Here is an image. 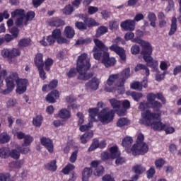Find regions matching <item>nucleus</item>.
Wrapping results in <instances>:
<instances>
[{
  "instance_id": "obj_1",
  "label": "nucleus",
  "mask_w": 181,
  "mask_h": 181,
  "mask_svg": "<svg viewBox=\"0 0 181 181\" xmlns=\"http://www.w3.org/2000/svg\"><path fill=\"white\" fill-rule=\"evenodd\" d=\"M87 53H83L78 57L76 69L72 67L66 73V76L68 78L76 77L77 73H78L77 76L78 80H82L83 81H87V80H90V78L93 77V73H87L91 67L90 61L87 60Z\"/></svg>"
},
{
  "instance_id": "obj_2",
  "label": "nucleus",
  "mask_w": 181,
  "mask_h": 181,
  "mask_svg": "<svg viewBox=\"0 0 181 181\" xmlns=\"http://www.w3.org/2000/svg\"><path fill=\"white\" fill-rule=\"evenodd\" d=\"M94 47L93 48V59L95 60H101L102 63L105 67H111L115 66L117 63V60L114 57H110V52H108L109 48L106 46L103 41L95 38L93 40Z\"/></svg>"
},
{
  "instance_id": "obj_3",
  "label": "nucleus",
  "mask_w": 181,
  "mask_h": 181,
  "mask_svg": "<svg viewBox=\"0 0 181 181\" xmlns=\"http://www.w3.org/2000/svg\"><path fill=\"white\" fill-rule=\"evenodd\" d=\"M139 124L145 125V127H151V129L159 132L164 131L166 128V124L162 122L160 114L151 112L149 110L141 112V118L139 119Z\"/></svg>"
},
{
  "instance_id": "obj_4",
  "label": "nucleus",
  "mask_w": 181,
  "mask_h": 181,
  "mask_svg": "<svg viewBox=\"0 0 181 181\" xmlns=\"http://www.w3.org/2000/svg\"><path fill=\"white\" fill-rule=\"evenodd\" d=\"M147 102H141L139 106V110L145 111V107L151 108L155 112H159L163 105L166 104V98L160 92L156 94L153 93H148L146 96Z\"/></svg>"
},
{
  "instance_id": "obj_5",
  "label": "nucleus",
  "mask_w": 181,
  "mask_h": 181,
  "mask_svg": "<svg viewBox=\"0 0 181 181\" xmlns=\"http://www.w3.org/2000/svg\"><path fill=\"white\" fill-rule=\"evenodd\" d=\"M144 141H145V136H144V134L139 133L137 136L136 143L130 148L133 156H139L148 153L149 146Z\"/></svg>"
},
{
  "instance_id": "obj_6",
  "label": "nucleus",
  "mask_w": 181,
  "mask_h": 181,
  "mask_svg": "<svg viewBox=\"0 0 181 181\" xmlns=\"http://www.w3.org/2000/svg\"><path fill=\"white\" fill-rule=\"evenodd\" d=\"M131 77V68L127 67L122 70L120 74L110 75L108 79L107 80V86H112L114 83L117 81V87H124L125 81Z\"/></svg>"
},
{
  "instance_id": "obj_7",
  "label": "nucleus",
  "mask_w": 181,
  "mask_h": 181,
  "mask_svg": "<svg viewBox=\"0 0 181 181\" xmlns=\"http://www.w3.org/2000/svg\"><path fill=\"white\" fill-rule=\"evenodd\" d=\"M13 84H17L16 93L18 94H23L28 90L29 81L26 78H20L18 72H12L9 76Z\"/></svg>"
},
{
  "instance_id": "obj_8",
  "label": "nucleus",
  "mask_w": 181,
  "mask_h": 181,
  "mask_svg": "<svg viewBox=\"0 0 181 181\" xmlns=\"http://www.w3.org/2000/svg\"><path fill=\"white\" fill-rule=\"evenodd\" d=\"M112 42L115 44H112L108 49H110L111 52H114L116 54H118L122 62H125L127 60L125 49H124L123 47L118 46L119 43H124V39L120 37H117Z\"/></svg>"
},
{
  "instance_id": "obj_9",
  "label": "nucleus",
  "mask_w": 181,
  "mask_h": 181,
  "mask_svg": "<svg viewBox=\"0 0 181 181\" xmlns=\"http://www.w3.org/2000/svg\"><path fill=\"white\" fill-rule=\"evenodd\" d=\"M152 52H153V49L151 47L144 51H141V54L143 55L144 62H146L147 66L152 69L153 71H158L159 63L152 57Z\"/></svg>"
},
{
  "instance_id": "obj_10",
  "label": "nucleus",
  "mask_w": 181,
  "mask_h": 181,
  "mask_svg": "<svg viewBox=\"0 0 181 181\" xmlns=\"http://www.w3.org/2000/svg\"><path fill=\"white\" fill-rule=\"evenodd\" d=\"M114 115H115L114 110L105 107L99 112L98 119L103 124H110L114 119Z\"/></svg>"
},
{
  "instance_id": "obj_11",
  "label": "nucleus",
  "mask_w": 181,
  "mask_h": 181,
  "mask_svg": "<svg viewBox=\"0 0 181 181\" xmlns=\"http://www.w3.org/2000/svg\"><path fill=\"white\" fill-rule=\"evenodd\" d=\"M141 37H144V31L137 30L136 31V37L132 40V42H134V43H138V45H140L141 47V52L151 49V47H152L151 43L141 39Z\"/></svg>"
},
{
  "instance_id": "obj_12",
  "label": "nucleus",
  "mask_w": 181,
  "mask_h": 181,
  "mask_svg": "<svg viewBox=\"0 0 181 181\" xmlns=\"http://www.w3.org/2000/svg\"><path fill=\"white\" fill-rule=\"evenodd\" d=\"M75 16L83 21L84 23L88 28H93V26H98V25H100L98 22L95 21V19L93 18H88L87 14H76Z\"/></svg>"
},
{
  "instance_id": "obj_13",
  "label": "nucleus",
  "mask_w": 181,
  "mask_h": 181,
  "mask_svg": "<svg viewBox=\"0 0 181 181\" xmlns=\"http://www.w3.org/2000/svg\"><path fill=\"white\" fill-rule=\"evenodd\" d=\"M6 84L7 87L6 89H2V86H0V94L3 95L10 94V93L13 91V88H15V84H13L9 76L6 78Z\"/></svg>"
},
{
  "instance_id": "obj_14",
  "label": "nucleus",
  "mask_w": 181,
  "mask_h": 181,
  "mask_svg": "<svg viewBox=\"0 0 181 181\" xmlns=\"http://www.w3.org/2000/svg\"><path fill=\"white\" fill-rule=\"evenodd\" d=\"M40 144L42 146H45L47 151L49 153L54 152V145L53 144V140L47 137H42L40 139Z\"/></svg>"
},
{
  "instance_id": "obj_15",
  "label": "nucleus",
  "mask_w": 181,
  "mask_h": 181,
  "mask_svg": "<svg viewBox=\"0 0 181 181\" xmlns=\"http://www.w3.org/2000/svg\"><path fill=\"white\" fill-rule=\"evenodd\" d=\"M135 21L128 19L122 21L120 24V27L124 30H129V32H133L135 30Z\"/></svg>"
},
{
  "instance_id": "obj_16",
  "label": "nucleus",
  "mask_w": 181,
  "mask_h": 181,
  "mask_svg": "<svg viewBox=\"0 0 181 181\" xmlns=\"http://www.w3.org/2000/svg\"><path fill=\"white\" fill-rule=\"evenodd\" d=\"M48 25L52 28H62V26H64L65 23L59 17H54L49 20Z\"/></svg>"
},
{
  "instance_id": "obj_17",
  "label": "nucleus",
  "mask_w": 181,
  "mask_h": 181,
  "mask_svg": "<svg viewBox=\"0 0 181 181\" xmlns=\"http://www.w3.org/2000/svg\"><path fill=\"white\" fill-rule=\"evenodd\" d=\"M57 98H59V90H54L47 94L46 96V101L49 103V104H54Z\"/></svg>"
},
{
  "instance_id": "obj_18",
  "label": "nucleus",
  "mask_w": 181,
  "mask_h": 181,
  "mask_svg": "<svg viewBox=\"0 0 181 181\" xmlns=\"http://www.w3.org/2000/svg\"><path fill=\"white\" fill-rule=\"evenodd\" d=\"M59 85V81L57 79H52L49 84H45L42 86V90L45 93L48 90H54V88H57V86Z\"/></svg>"
},
{
  "instance_id": "obj_19",
  "label": "nucleus",
  "mask_w": 181,
  "mask_h": 181,
  "mask_svg": "<svg viewBox=\"0 0 181 181\" xmlns=\"http://www.w3.org/2000/svg\"><path fill=\"white\" fill-rule=\"evenodd\" d=\"M34 63L37 69L45 67V62L43 61V54L38 52L34 58Z\"/></svg>"
},
{
  "instance_id": "obj_20",
  "label": "nucleus",
  "mask_w": 181,
  "mask_h": 181,
  "mask_svg": "<svg viewBox=\"0 0 181 181\" xmlns=\"http://www.w3.org/2000/svg\"><path fill=\"white\" fill-rule=\"evenodd\" d=\"M85 86L86 88H90V90H98L100 81H98V78L94 77L92 78V79L88 83H86Z\"/></svg>"
},
{
  "instance_id": "obj_21",
  "label": "nucleus",
  "mask_w": 181,
  "mask_h": 181,
  "mask_svg": "<svg viewBox=\"0 0 181 181\" xmlns=\"http://www.w3.org/2000/svg\"><path fill=\"white\" fill-rule=\"evenodd\" d=\"M40 45L42 46H52V45H54L56 43V40L52 37V35H48L47 37H43L42 40L40 41Z\"/></svg>"
},
{
  "instance_id": "obj_22",
  "label": "nucleus",
  "mask_w": 181,
  "mask_h": 181,
  "mask_svg": "<svg viewBox=\"0 0 181 181\" xmlns=\"http://www.w3.org/2000/svg\"><path fill=\"white\" fill-rule=\"evenodd\" d=\"M177 31V19L176 16H173L171 19L170 28L168 32L169 36H173L175 33Z\"/></svg>"
},
{
  "instance_id": "obj_23",
  "label": "nucleus",
  "mask_w": 181,
  "mask_h": 181,
  "mask_svg": "<svg viewBox=\"0 0 181 181\" xmlns=\"http://www.w3.org/2000/svg\"><path fill=\"white\" fill-rule=\"evenodd\" d=\"M99 111L100 110L98 107L89 108L88 112L91 122H97V119H95V117H97V115L98 117V115L100 114L98 113Z\"/></svg>"
},
{
  "instance_id": "obj_24",
  "label": "nucleus",
  "mask_w": 181,
  "mask_h": 181,
  "mask_svg": "<svg viewBox=\"0 0 181 181\" xmlns=\"http://www.w3.org/2000/svg\"><path fill=\"white\" fill-rule=\"evenodd\" d=\"M93 175V169L85 168L82 172V181H88Z\"/></svg>"
},
{
  "instance_id": "obj_25",
  "label": "nucleus",
  "mask_w": 181,
  "mask_h": 181,
  "mask_svg": "<svg viewBox=\"0 0 181 181\" xmlns=\"http://www.w3.org/2000/svg\"><path fill=\"white\" fill-rule=\"evenodd\" d=\"M18 46L20 47H29L32 46V40L29 37H24L19 40Z\"/></svg>"
},
{
  "instance_id": "obj_26",
  "label": "nucleus",
  "mask_w": 181,
  "mask_h": 181,
  "mask_svg": "<svg viewBox=\"0 0 181 181\" xmlns=\"http://www.w3.org/2000/svg\"><path fill=\"white\" fill-rule=\"evenodd\" d=\"M111 159H117L121 156V153L118 151V146H115L110 148Z\"/></svg>"
},
{
  "instance_id": "obj_27",
  "label": "nucleus",
  "mask_w": 181,
  "mask_h": 181,
  "mask_svg": "<svg viewBox=\"0 0 181 181\" xmlns=\"http://www.w3.org/2000/svg\"><path fill=\"white\" fill-rule=\"evenodd\" d=\"M57 161L56 160H52L45 165V169L50 170V172H56L57 170Z\"/></svg>"
},
{
  "instance_id": "obj_28",
  "label": "nucleus",
  "mask_w": 181,
  "mask_h": 181,
  "mask_svg": "<svg viewBox=\"0 0 181 181\" xmlns=\"http://www.w3.org/2000/svg\"><path fill=\"white\" fill-rule=\"evenodd\" d=\"M23 163H25V160L21 159L17 161H12L9 163V168H12L13 169H21L22 166H23Z\"/></svg>"
},
{
  "instance_id": "obj_29",
  "label": "nucleus",
  "mask_w": 181,
  "mask_h": 181,
  "mask_svg": "<svg viewBox=\"0 0 181 181\" xmlns=\"http://www.w3.org/2000/svg\"><path fill=\"white\" fill-rule=\"evenodd\" d=\"M141 70H145V75L146 76V77H148V76L151 74L149 71V68L146 66V65H144L142 64H138L134 68V71L136 72Z\"/></svg>"
},
{
  "instance_id": "obj_30",
  "label": "nucleus",
  "mask_w": 181,
  "mask_h": 181,
  "mask_svg": "<svg viewBox=\"0 0 181 181\" xmlns=\"http://www.w3.org/2000/svg\"><path fill=\"white\" fill-rule=\"evenodd\" d=\"M134 139L129 136H127L122 139V145L124 148H129V146L132 145Z\"/></svg>"
},
{
  "instance_id": "obj_31",
  "label": "nucleus",
  "mask_w": 181,
  "mask_h": 181,
  "mask_svg": "<svg viewBox=\"0 0 181 181\" xmlns=\"http://www.w3.org/2000/svg\"><path fill=\"white\" fill-rule=\"evenodd\" d=\"M64 33L66 37H67L68 39H73V37H74V35H76L74 29H73V28L70 26L65 28Z\"/></svg>"
},
{
  "instance_id": "obj_32",
  "label": "nucleus",
  "mask_w": 181,
  "mask_h": 181,
  "mask_svg": "<svg viewBox=\"0 0 181 181\" xmlns=\"http://www.w3.org/2000/svg\"><path fill=\"white\" fill-rule=\"evenodd\" d=\"M59 117L62 119H66L71 117V113L67 109H62L59 112Z\"/></svg>"
},
{
  "instance_id": "obj_33",
  "label": "nucleus",
  "mask_w": 181,
  "mask_h": 181,
  "mask_svg": "<svg viewBox=\"0 0 181 181\" xmlns=\"http://www.w3.org/2000/svg\"><path fill=\"white\" fill-rule=\"evenodd\" d=\"M10 149L8 147H2L0 148V158L3 159H6L9 158Z\"/></svg>"
},
{
  "instance_id": "obj_34",
  "label": "nucleus",
  "mask_w": 181,
  "mask_h": 181,
  "mask_svg": "<svg viewBox=\"0 0 181 181\" xmlns=\"http://www.w3.org/2000/svg\"><path fill=\"white\" fill-rule=\"evenodd\" d=\"M129 124V119L126 117H122L119 119L117 122V127L119 128H122V127H127V125Z\"/></svg>"
},
{
  "instance_id": "obj_35",
  "label": "nucleus",
  "mask_w": 181,
  "mask_h": 181,
  "mask_svg": "<svg viewBox=\"0 0 181 181\" xmlns=\"http://www.w3.org/2000/svg\"><path fill=\"white\" fill-rule=\"evenodd\" d=\"M132 170L136 175H142L146 170V168L142 166V165H136L132 168Z\"/></svg>"
},
{
  "instance_id": "obj_36",
  "label": "nucleus",
  "mask_w": 181,
  "mask_h": 181,
  "mask_svg": "<svg viewBox=\"0 0 181 181\" xmlns=\"http://www.w3.org/2000/svg\"><path fill=\"white\" fill-rule=\"evenodd\" d=\"M54 61L52 58H47L44 62L45 70L46 71H50L52 66H53Z\"/></svg>"
},
{
  "instance_id": "obj_37",
  "label": "nucleus",
  "mask_w": 181,
  "mask_h": 181,
  "mask_svg": "<svg viewBox=\"0 0 181 181\" xmlns=\"http://www.w3.org/2000/svg\"><path fill=\"white\" fill-rule=\"evenodd\" d=\"M148 19L151 22V26L156 28V15L154 13L150 12L148 15Z\"/></svg>"
},
{
  "instance_id": "obj_38",
  "label": "nucleus",
  "mask_w": 181,
  "mask_h": 181,
  "mask_svg": "<svg viewBox=\"0 0 181 181\" xmlns=\"http://www.w3.org/2000/svg\"><path fill=\"white\" fill-rule=\"evenodd\" d=\"M76 169V166H74L71 163H68L62 170V173H64V175H69L70 172L72 170H74Z\"/></svg>"
},
{
  "instance_id": "obj_39",
  "label": "nucleus",
  "mask_w": 181,
  "mask_h": 181,
  "mask_svg": "<svg viewBox=\"0 0 181 181\" xmlns=\"http://www.w3.org/2000/svg\"><path fill=\"white\" fill-rule=\"evenodd\" d=\"M108 32V28L106 26L102 25L99 27L96 31V37H100L103 35H105Z\"/></svg>"
},
{
  "instance_id": "obj_40",
  "label": "nucleus",
  "mask_w": 181,
  "mask_h": 181,
  "mask_svg": "<svg viewBox=\"0 0 181 181\" xmlns=\"http://www.w3.org/2000/svg\"><path fill=\"white\" fill-rule=\"evenodd\" d=\"M33 141H34L33 136H30V134H27L24 137V142L22 144V146H30Z\"/></svg>"
},
{
  "instance_id": "obj_41",
  "label": "nucleus",
  "mask_w": 181,
  "mask_h": 181,
  "mask_svg": "<svg viewBox=\"0 0 181 181\" xmlns=\"http://www.w3.org/2000/svg\"><path fill=\"white\" fill-rule=\"evenodd\" d=\"M109 101L114 110H119L121 108V101L115 98L110 99Z\"/></svg>"
},
{
  "instance_id": "obj_42",
  "label": "nucleus",
  "mask_w": 181,
  "mask_h": 181,
  "mask_svg": "<svg viewBox=\"0 0 181 181\" xmlns=\"http://www.w3.org/2000/svg\"><path fill=\"white\" fill-rule=\"evenodd\" d=\"M100 141L98 139H94L93 140L92 144L90 146V147L88 149V152H93V151H95V149L98 148Z\"/></svg>"
},
{
  "instance_id": "obj_43",
  "label": "nucleus",
  "mask_w": 181,
  "mask_h": 181,
  "mask_svg": "<svg viewBox=\"0 0 181 181\" xmlns=\"http://www.w3.org/2000/svg\"><path fill=\"white\" fill-rule=\"evenodd\" d=\"M9 157L18 160L21 158V153L17 148L10 150Z\"/></svg>"
},
{
  "instance_id": "obj_44",
  "label": "nucleus",
  "mask_w": 181,
  "mask_h": 181,
  "mask_svg": "<svg viewBox=\"0 0 181 181\" xmlns=\"http://www.w3.org/2000/svg\"><path fill=\"white\" fill-rule=\"evenodd\" d=\"M11 141V136L6 133H3L0 134V143L1 144H8Z\"/></svg>"
},
{
  "instance_id": "obj_45",
  "label": "nucleus",
  "mask_w": 181,
  "mask_h": 181,
  "mask_svg": "<svg viewBox=\"0 0 181 181\" xmlns=\"http://www.w3.org/2000/svg\"><path fill=\"white\" fill-rule=\"evenodd\" d=\"M16 16H25V10L23 9H16L11 12V17L15 18Z\"/></svg>"
},
{
  "instance_id": "obj_46",
  "label": "nucleus",
  "mask_w": 181,
  "mask_h": 181,
  "mask_svg": "<svg viewBox=\"0 0 181 181\" xmlns=\"http://www.w3.org/2000/svg\"><path fill=\"white\" fill-rule=\"evenodd\" d=\"M42 121H43V117L42 115H37L33 119V124L35 127H40L42 125Z\"/></svg>"
},
{
  "instance_id": "obj_47",
  "label": "nucleus",
  "mask_w": 181,
  "mask_h": 181,
  "mask_svg": "<svg viewBox=\"0 0 181 181\" xmlns=\"http://www.w3.org/2000/svg\"><path fill=\"white\" fill-rule=\"evenodd\" d=\"M75 28L78 29V30H87V25L86 23L81 21H76L75 23Z\"/></svg>"
},
{
  "instance_id": "obj_48",
  "label": "nucleus",
  "mask_w": 181,
  "mask_h": 181,
  "mask_svg": "<svg viewBox=\"0 0 181 181\" xmlns=\"http://www.w3.org/2000/svg\"><path fill=\"white\" fill-rule=\"evenodd\" d=\"M74 11V8L73 7V6H71V4H68L64 7L63 10V13H64V15H71Z\"/></svg>"
},
{
  "instance_id": "obj_49",
  "label": "nucleus",
  "mask_w": 181,
  "mask_h": 181,
  "mask_svg": "<svg viewBox=\"0 0 181 181\" xmlns=\"http://www.w3.org/2000/svg\"><path fill=\"white\" fill-rule=\"evenodd\" d=\"M119 26V24H118V21L113 20L110 21L109 22V29L110 30H117Z\"/></svg>"
},
{
  "instance_id": "obj_50",
  "label": "nucleus",
  "mask_w": 181,
  "mask_h": 181,
  "mask_svg": "<svg viewBox=\"0 0 181 181\" xmlns=\"http://www.w3.org/2000/svg\"><path fill=\"white\" fill-rule=\"evenodd\" d=\"M95 176H103L104 175V167L103 165H99L93 171Z\"/></svg>"
},
{
  "instance_id": "obj_51",
  "label": "nucleus",
  "mask_w": 181,
  "mask_h": 181,
  "mask_svg": "<svg viewBox=\"0 0 181 181\" xmlns=\"http://www.w3.org/2000/svg\"><path fill=\"white\" fill-rule=\"evenodd\" d=\"M131 97H132L133 100L134 101H139L142 97H144V95H142L141 93H137V92H131L130 93Z\"/></svg>"
},
{
  "instance_id": "obj_52",
  "label": "nucleus",
  "mask_w": 181,
  "mask_h": 181,
  "mask_svg": "<svg viewBox=\"0 0 181 181\" xmlns=\"http://www.w3.org/2000/svg\"><path fill=\"white\" fill-rule=\"evenodd\" d=\"M17 151H20V153L22 155H28L29 152H30V148L29 147H23L18 146L16 147Z\"/></svg>"
},
{
  "instance_id": "obj_53",
  "label": "nucleus",
  "mask_w": 181,
  "mask_h": 181,
  "mask_svg": "<svg viewBox=\"0 0 181 181\" xmlns=\"http://www.w3.org/2000/svg\"><path fill=\"white\" fill-rule=\"evenodd\" d=\"M165 163V160H163V158H159L156 160L155 161L156 168L157 169H162Z\"/></svg>"
},
{
  "instance_id": "obj_54",
  "label": "nucleus",
  "mask_w": 181,
  "mask_h": 181,
  "mask_svg": "<svg viewBox=\"0 0 181 181\" xmlns=\"http://www.w3.org/2000/svg\"><path fill=\"white\" fill-rule=\"evenodd\" d=\"M91 42V38H81L76 42V45H88Z\"/></svg>"
},
{
  "instance_id": "obj_55",
  "label": "nucleus",
  "mask_w": 181,
  "mask_h": 181,
  "mask_svg": "<svg viewBox=\"0 0 181 181\" xmlns=\"http://www.w3.org/2000/svg\"><path fill=\"white\" fill-rule=\"evenodd\" d=\"M56 40L62 36V30L59 28L53 30L51 35Z\"/></svg>"
},
{
  "instance_id": "obj_56",
  "label": "nucleus",
  "mask_w": 181,
  "mask_h": 181,
  "mask_svg": "<svg viewBox=\"0 0 181 181\" xmlns=\"http://www.w3.org/2000/svg\"><path fill=\"white\" fill-rule=\"evenodd\" d=\"M91 127H93V122H89L88 124L81 125L79 127V130L81 131V132H86V131H88V129L91 128Z\"/></svg>"
},
{
  "instance_id": "obj_57",
  "label": "nucleus",
  "mask_w": 181,
  "mask_h": 181,
  "mask_svg": "<svg viewBox=\"0 0 181 181\" xmlns=\"http://www.w3.org/2000/svg\"><path fill=\"white\" fill-rule=\"evenodd\" d=\"M156 173V170H155V167H151L149 170L146 171L147 179H152Z\"/></svg>"
},
{
  "instance_id": "obj_58",
  "label": "nucleus",
  "mask_w": 181,
  "mask_h": 181,
  "mask_svg": "<svg viewBox=\"0 0 181 181\" xmlns=\"http://www.w3.org/2000/svg\"><path fill=\"white\" fill-rule=\"evenodd\" d=\"M132 90H139V91L142 90V85L139 81L134 82L130 85Z\"/></svg>"
},
{
  "instance_id": "obj_59",
  "label": "nucleus",
  "mask_w": 181,
  "mask_h": 181,
  "mask_svg": "<svg viewBox=\"0 0 181 181\" xmlns=\"http://www.w3.org/2000/svg\"><path fill=\"white\" fill-rule=\"evenodd\" d=\"M36 16L35 11H30L27 12L26 15H25V18H26L27 21H33V18Z\"/></svg>"
},
{
  "instance_id": "obj_60",
  "label": "nucleus",
  "mask_w": 181,
  "mask_h": 181,
  "mask_svg": "<svg viewBox=\"0 0 181 181\" xmlns=\"http://www.w3.org/2000/svg\"><path fill=\"white\" fill-rule=\"evenodd\" d=\"M40 78L42 80H46L47 78V76H46V72L45 71V69H43V67L37 68Z\"/></svg>"
},
{
  "instance_id": "obj_61",
  "label": "nucleus",
  "mask_w": 181,
  "mask_h": 181,
  "mask_svg": "<svg viewBox=\"0 0 181 181\" xmlns=\"http://www.w3.org/2000/svg\"><path fill=\"white\" fill-rule=\"evenodd\" d=\"M78 153V151L75 150L71 155L69 158V161L71 163H74L77 160V154Z\"/></svg>"
},
{
  "instance_id": "obj_62",
  "label": "nucleus",
  "mask_w": 181,
  "mask_h": 181,
  "mask_svg": "<svg viewBox=\"0 0 181 181\" xmlns=\"http://www.w3.org/2000/svg\"><path fill=\"white\" fill-rule=\"evenodd\" d=\"M1 55L4 59H11V51H9L8 49H4L1 50Z\"/></svg>"
},
{
  "instance_id": "obj_63",
  "label": "nucleus",
  "mask_w": 181,
  "mask_h": 181,
  "mask_svg": "<svg viewBox=\"0 0 181 181\" xmlns=\"http://www.w3.org/2000/svg\"><path fill=\"white\" fill-rule=\"evenodd\" d=\"M98 12V7L90 6L88 8V13L89 15H94V13H97Z\"/></svg>"
},
{
  "instance_id": "obj_64",
  "label": "nucleus",
  "mask_w": 181,
  "mask_h": 181,
  "mask_svg": "<svg viewBox=\"0 0 181 181\" xmlns=\"http://www.w3.org/2000/svg\"><path fill=\"white\" fill-rule=\"evenodd\" d=\"M0 181H11V177L9 176V174L1 173Z\"/></svg>"
}]
</instances>
